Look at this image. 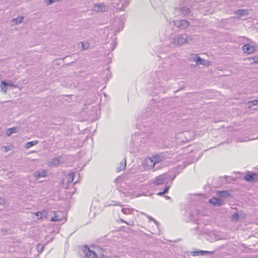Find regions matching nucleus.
Returning <instances> with one entry per match:
<instances>
[{"mask_svg":"<svg viewBox=\"0 0 258 258\" xmlns=\"http://www.w3.org/2000/svg\"><path fill=\"white\" fill-rule=\"evenodd\" d=\"M114 205H119V206H121V207H122V206L121 205V204H120V203L118 204V203H116V204H114Z\"/></svg>","mask_w":258,"mask_h":258,"instance_id":"nucleus-39","label":"nucleus"},{"mask_svg":"<svg viewBox=\"0 0 258 258\" xmlns=\"http://www.w3.org/2000/svg\"><path fill=\"white\" fill-rule=\"evenodd\" d=\"M250 60H252L251 63L257 64L258 63V57H250L249 58Z\"/></svg>","mask_w":258,"mask_h":258,"instance_id":"nucleus-32","label":"nucleus"},{"mask_svg":"<svg viewBox=\"0 0 258 258\" xmlns=\"http://www.w3.org/2000/svg\"><path fill=\"white\" fill-rule=\"evenodd\" d=\"M234 14L239 16H243L247 15V11L243 9H239L234 12Z\"/></svg>","mask_w":258,"mask_h":258,"instance_id":"nucleus-16","label":"nucleus"},{"mask_svg":"<svg viewBox=\"0 0 258 258\" xmlns=\"http://www.w3.org/2000/svg\"><path fill=\"white\" fill-rule=\"evenodd\" d=\"M196 232L198 234H201L202 233L207 232V231H205L204 229H203L202 228H201L199 226H197L196 228Z\"/></svg>","mask_w":258,"mask_h":258,"instance_id":"nucleus-23","label":"nucleus"},{"mask_svg":"<svg viewBox=\"0 0 258 258\" xmlns=\"http://www.w3.org/2000/svg\"><path fill=\"white\" fill-rule=\"evenodd\" d=\"M47 176V171L45 170H42L39 172H35L34 173V176L35 177L37 180L42 177H45Z\"/></svg>","mask_w":258,"mask_h":258,"instance_id":"nucleus-11","label":"nucleus"},{"mask_svg":"<svg viewBox=\"0 0 258 258\" xmlns=\"http://www.w3.org/2000/svg\"><path fill=\"white\" fill-rule=\"evenodd\" d=\"M75 175L76 173H70L66 176V179H64L63 180H67L68 183L72 182L74 181V178Z\"/></svg>","mask_w":258,"mask_h":258,"instance_id":"nucleus-15","label":"nucleus"},{"mask_svg":"<svg viewBox=\"0 0 258 258\" xmlns=\"http://www.w3.org/2000/svg\"><path fill=\"white\" fill-rule=\"evenodd\" d=\"M192 60L195 61L197 64L209 66V61L201 58L200 57L195 55L192 57Z\"/></svg>","mask_w":258,"mask_h":258,"instance_id":"nucleus-6","label":"nucleus"},{"mask_svg":"<svg viewBox=\"0 0 258 258\" xmlns=\"http://www.w3.org/2000/svg\"><path fill=\"white\" fill-rule=\"evenodd\" d=\"M84 254H85L86 258H96L97 254L93 250H91L90 248L87 246L85 245L83 249Z\"/></svg>","mask_w":258,"mask_h":258,"instance_id":"nucleus-4","label":"nucleus"},{"mask_svg":"<svg viewBox=\"0 0 258 258\" xmlns=\"http://www.w3.org/2000/svg\"><path fill=\"white\" fill-rule=\"evenodd\" d=\"M169 189V186H165V188L163 190V191L160 192L158 194V195L162 196L164 195V194L167 193Z\"/></svg>","mask_w":258,"mask_h":258,"instance_id":"nucleus-27","label":"nucleus"},{"mask_svg":"<svg viewBox=\"0 0 258 258\" xmlns=\"http://www.w3.org/2000/svg\"><path fill=\"white\" fill-rule=\"evenodd\" d=\"M133 211L132 209H130L129 208H122L121 209V212L125 214H129L131 213V212Z\"/></svg>","mask_w":258,"mask_h":258,"instance_id":"nucleus-24","label":"nucleus"},{"mask_svg":"<svg viewBox=\"0 0 258 258\" xmlns=\"http://www.w3.org/2000/svg\"><path fill=\"white\" fill-rule=\"evenodd\" d=\"M35 215L37 216H39V215H41V217L40 218H38V219H41L43 218V217H45L47 215V213L46 211H43V212H37L35 213Z\"/></svg>","mask_w":258,"mask_h":258,"instance_id":"nucleus-22","label":"nucleus"},{"mask_svg":"<svg viewBox=\"0 0 258 258\" xmlns=\"http://www.w3.org/2000/svg\"><path fill=\"white\" fill-rule=\"evenodd\" d=\"M125 167H126V158H124L123 163H122V162H121L120 163L119 166L116 168V171L119 172L120 171H122V170H124L125 168Z\"/></svg>","mask_w":258,"mask_h":258,"instance_id":"nucleus-17","label":"nucleus"},{"mask_svg":"<svg viewBox=\"0 0 258 258\" xmlns=\"http://www.w3.org/2000/svg\"><path fill=\"white\" fill-rule=\"evenodd\" d=\"M44 245H42L41 244H39L37 245V247H36V249L37 250V251L39 252V253H41L42 252V251L44 249Z\"/></svg>","mask_w":258,"mask_h":258,"instance_id":"nucleus-25","label":"nucleus"},{"mask_svg":"<svg viewBox=\"0 0 258 258\" xmlns=\"http://www.w3.org/2000/svg\"><path fill=\"white\" fill-rule=\"evenodd\" d=\"M126 224L129 226H133L134 225V223L132 221H130L129 222H126Z\"/></svg>","mask_w":258,"mask_h":258,"instance_id":"nucleus-38","label":"nucleus"},{"mask_svg":"<svg viewBox=\"0 0 258 258\" xmlns=\"http://www.w3.org/2000/svg\"><path fill=\"white\" fill-rule=\"evenodd\" d=\"M174 25L180 29H184L188 27L189 23L185 20H177L173 21Z\"/></svg>","mask_w":258,"mask_h":258,"instance_id":"nucleus-3","label":"nucleus"},{"mask_svg":"<svg viewBox=\"0 0 258 258\" xmlns=\"http://www.w3.org/2000/svg\"><path fill=\"white\" fill-rule=\"evenodd\" d=\"M154 162V163L155 164L159 163L163 161V158L162 157L159 156V155H156L152 157Z\"/></svg>","mask_w":258,"mask_h":258,"instance_id":"nucleus-18","label":"nucleus"},{"mask_svg":"<svg viewBox=\"0 0 258 258\" xmlns=\"http://www.w3.org/2000/svg\"><path fill=\"white\" fill-rule=\"evenodd\" d=\"M144 164H146L148 169L153 168L155 165L153 158H149L146 159Z\"/></svg>","mask_w":258,"mask_h":258,"instance_id":"nucleus-10","label":"nucleus"},{"mask_svg":"<svg viewBox=\"0 0 258 258\" xmlns=\"http://www.w3.org/2000/svg\"><path fill=\"white\" fill-rule=\"evenodd\" d=\"M60 220L59 216L56 214H54V216L52 217H51L50 219V221L51 222H54V221H58Z\"/></svg>","mask_w":258,"mask_h":258,"instance_id":"nucleus-26","label":"nucleus"},{"mask_svg":"<svg viewBox=\"0 0 258 258\" xmlns=\"http://www.w3.org/2000/svg\"><path fill=\"white\" fill-rule=\"evenodd\" d=\"M175 177V175L172 176H169L168 174H161L158 176L155 177L153 179V183L156 185H159L163 184H166L168 180H173Z\"/></svg>","mask_w":258,"mask_h":258,"instance_id":"nucleus-2","label":"nucleus"},{"mask_svg":"<svg viewBox=\"0 0 258 258\" xmlns=\"http://www.w3.org/2000/svg\"><path fill=\"white\" fill-rule=\"evenodd\" d=\"M19 127H13L8 128L6 132V134L8 136H10L12 134L18 133L19 131Z\"/></svg>","mask_w":258,"mask_h":258,"instance_id":"nucleus-13","label":"nucleus"},{"mask_svg":"<svg viewBox=\"0 0 258 258\" xmlns=\"http://www.w3.org/2000/svg\"><path fill=\"white\" fill-rule=\"evenodd\" d=\"M195 212L197 214H199V212H198V211L196 210V211H195Z\"/></svg>","mask_w":258,"mask_h":258,"instance_id":"nucleus-42","label":"nucleus"},{"mask_svg":"<svg viewBox=\"0 0 258 258\" xmlns=\"http://www.w3.org/2000/svg\"><path fill=\"white\" fill-rule=\"evenodd\" d=\"M24 19L23 17L19 16L16 18L13 19L12 21L15 23L16 25L20 24Z\"/></svg>","mask_w":258,"mask_h":258,"instance_id":"nucleus-20","label":"nucleus"},{"mask_svg":"<svg viewBox=\"0 0 258 258\" xmlns=\"http://www.w3.org/2000/svg\"><path fill=\"white\" fill-rule=\"evenodd\" d=\"M248 103L251 104L249 107H251V106L258 105V100L248 101Z\"/></svg>","mask_w":258,"mask_h":258,"instance_id":"nucleus-29","label":"nucleus"},{"mask_svg":"<svg viewBox=\"0 0 258 258\" xmlns=\"http://www.w3.org/2000/svg\"><path fill=\"white\" fill-rule=\"evenodd\" d=\"M258 177V174L255 173L248 172L244 176V179L245 181L252 182L256 179Z\"/></svg>","mask_w":258,"mask_h":258,"instance_id":"nucleus-7","label":"nucleus"},{"mask_svg":"<svg viewBox=\"0 0 258 258\" xmlns=\"http://www.w3.org/2000/svg\"><path fill=\"white\" fill-rule=\"evenodd\" d=\"M219 193H220L219 195L221 197H225L227 194V192L226 191H219Z\"/></svg>","mask_w":258,"mask_h":258,"instance_id":"nucleus-34","label":"nucleus"},{"mask_svg":"<svg viewBox=\"0 0 258 258\" xmlns=\"http://www.w3.org/2000/svg\"><path fill=\"white\" fill-rule=\"evenodd\" d=\"M121 221L122 222H123V223H126V221H124V220H123V219H121Z\"/></svg>","mask_w":258,"mask_h":258,"instance_id":"nucleus-41","label":"nucleus"},{"mask_svg":"<svg viewBox=\"0 0 258 258\" xmlns=\"http://www.w3.org/2000/svg\"><path fill=\"white\" fill-rule=\"evenodd\" d=\"M114 47H113L111 49V50H113V49H114Z\"/></svg>","mask_w":258,"mask_h":258,"instance_id":"nucleus-44","label":"nucleus"},{"mask_svg":"<svg viewBox=\"0 0 258 258\" xmlns=\"http://www.w3.org/2000/svg\"><path fill=\"white\" fill-rule=\"evenodd\" d=\"M2 85H4L5 86H7L8 87V86H11V87H12L13 88H17V86L14 85L12 83V82L11 81H10V80L8 81V82H6L5 81H3L2 82Z\"/></svg>","mask_w":258,"mask_h":258,"instance_id":"nucleus-19","label":"nucleus"},{"mask_svg":"<svg viewBox=\"0 0 258 258\" xmlns=\"http://www.w3.org/2000/svg\"><path fill=\"white\" fill-rule=\"evenodd\" d=\"M192 36H188L185 33L176 35L173 39V43L176 46H181L189 43L192 40Z\"/></svg>","mask_w":258,"mask_h":258,"instance_id":"nucleus-1","label":"nucleus"},{"mask_svg":"<svg viewBox=\"0 0 258 258\" xmlns=\"http://www.w3.org/2000/svg\"><path fill=\"white\" fill-rule=\"evenodd\" d=\"M82 47L83 49H87L89 47V44L88 43L82 42Z\"/></svg>","mask_w":258,"mask_h":258,"instance_id":"nucleus-33","label":"nucleus"},{"mask_svg":"<svg viewBox=\"0 0 258 258\" xmlns=\"http://www.w3.org/2000/svg\"><path fill=\"white\" fill-rule=\"evenodd\" d=\"M239 219V215L237 213L234 214L232 216L231 220L233 221H237Z\"/></svg>","mask_w":258,"mask_h":258,"instance_id":"nucleus-28","label":"nucleus"},{"mask_svg":"<svg viewBox=\"0 0 258 258\" xmlns=\"http://www.w3.org/2000/svg\"><path fill=\"white\" fill-rule=\"evenodd\" d=\"M212 252L209 251H204V250H200V251H193L192 252V255L194 256H197V255H204L206 254H210L212 253Z\"/></svg>","mask_w":258,"mask_h":258,"instance_id":"nucleus-14","label":"nucleus"},{"mask_svg":"<svg viewBox=\"0 0 258 258\" xmlns=\"http://www.w3.org/2000/svg\"><path fill=\"white\" fill-rule=\"evenodd\" d=\"M207 239L211 242H212L215 239L214 238H211L209 235L208 236V237L207 238Z\"/></svg>","mask_w":258,"mask_h":258,"instance_id":"nucleus-36","label":"nucleus"},{"mask_svg":"<svg viewBox=\"0 0 258 258\" xmlns=\"http://www.w3.org/2000/svg\"><path fill=\"white\" fill-rule=\"evenodd\" d=\"M209 203L213 204L214 205L221 206L223 205L224 202L222 200L214 197L209 200Z\"/></svg>","mask_w":258,"mask_h":258,"instance_id":"nucleus-9","label":"nucleus"},{"mask_svg":"<svg viewBox=\"0 0 258 258\" xmlns=\"http://www.w3.org/2000/svg\"><path fill=\"white\" fill-rule=\"evenodd\" d=\"M107 10V7L104 3L96 4L93 8L95 12H105Z\"/></svg>","mask_w":258,"mask_h":258,"instance_id":"nucleus-5","label":"nucleus"},{"mask_svg":"<svg viewBox=\"0 0 258 258\" xmlns=\"http://www.w3.org/2000/svg\"><path fill=\"white\" fill-rule=\"evenodd\" d=\"M59 0H46V3L47 6L50 5L54 3L59 1Z\"/></svg>","mask_w":258,"mask_h":258,"instance_id":"nucleus-31","label":"nucleus"},{"mask_svg":"<svg viewBox=\"0 0 258 258\" xmlns=\"http://www.w3.org/2000/svg\"><path fill=\"white\" fill-rule=\"evenodd\" d=\"M38 142L37 141H34L31 142H27L25 145V147L27 149H29L30 147H32L33 146H34L36 144H37Z\"/></svg>","mask_w":258,"mask_h":258,"instance_id":"nucleus-21","label":"nucleus"},{"mask_svg":"<svg viewBox=\"0 0 258 258\" xmlns=\"http://www.w3.org/2000/svg\"><path fill=\"white\" fill-rule=\"evenodd\" d=\"M1 89H2V91H3V92L4 93H6L7 92V90H8V86H5L4 85H2L1 84Z\"/></svg>","mask_w":258,"mask_h":258,"instance_id":"nucleus-30","label":"nucleus"},{"mask_svg":"<svg viewBox=\"0 0 258 258\" xmlns=\"http://www.w3.org/2000/svg\"><path fill=\"white\" fill-rule=\"evenodd\" d=\"M242 49L244 52L248 54H250L255 50L254 47L249 44H244L242 46Z\"/></svg>","mask_w":258,"mask_h":258,"instance_id":"nucleus-8","label":"nucleus"},{"mask_svg":"<svg viewBox=\"0 0 258 258\" xmlns=\"http://www.w3.org/2000/svg\"><path fill=\"white\" fill-rule=\"evenodd\" d=\"M4 203V200L3 199L0 198V206H3Z\"/></svg>","mask_w":258,"mask_h":258,"instance_id":"nucleus-37","label":"nucleus"},{"mask_svg":"<svg viewBox=\"0 0 258 258\" xmlns=\"http://www.w3.org/2000/svg\"><path fill=\"white\" fill-rule=\"evenodd\" d=\"M244 141H245V140H241V141H240V142H244Z\"/></svg>","mask_w":258,"mask_h":258,"instance_id":"nucleus-43","label":"nucleus"},{"mask_svg":"<svg viewBox=\"0 0 258 258\" xmlns=\"http://www.w3.org/2000/svg\"><path fill=\"white\" fill-rule=\"evenodd\" d=\"M149 219L150 220H151L153 221L155 223V224L156 225H157V226H158V225L159 223H158L157 221H156L154 219H153V218H152V217H149Z\"/></svg>","mask_w":258,"mask_h":258,"instance_id":"nucleus-35","label":"nucleus"},{"mask_svg":"<svg viewBox=\"0 0 258 258\" xmlns=\"http://www.w3.org/2000/svg\"><path fill=\"white\" fill-rule=\"evenodd\" d=\"M60 163V160L58 158H54L52 159L49 162V166L51 167H55L58 165Z\"/></svg>","mask_w":258,"mask_h":258,"instance_id":"nucleus-12","label":"nucleus"},{"mask_svg":"<svg viewBox=\"0 0 258 258\" xmlns=\"http://www.w3.org/2000/svg\"><path fill=\"white\" fill-rule=\"evenodd\" d=\"M165 198L166 199H167V200L170 199V197H168V196H166L165 197Z\"/></svg>","mask_w":258,"mask_h":258,"instance_id":"nucleus-40","label":"nucleus"}]
</instances>
